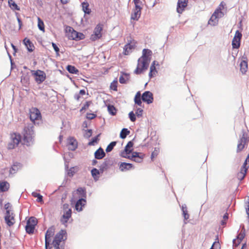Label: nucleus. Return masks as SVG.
Returning <instances> with one entry per match:
<instances>
[{
	"instance_id": "obj_1",
	"label": "nucleus",
	"mask_w": 249,
	"mask_h": 249,
	"mask_svg": "<svg viewBox=\"0 0 249 249\" xmlns=\"http://www.w3.org/2000/svg\"><path fill=\"white\" fill-rule=\"evenodd\" d=\"M152 52L150 50L144 49L142 50V56L138 60L137 66L134 72L136 74H140L147 70Z\"/></svg>"
},
{
	"instance_id": "obj_2",
	"label": "nucleus",
	"mask_w": 249,
	"mask_h": 249,
	"mask_svg": "<svg viewBox=\"0 0 249 249\" xmlns=\"http://www.w3.org/2000/svg\"><path fill=\"white\" fill-rule=\"evenodd\" d=\"M227 11L226 4L224 1H221L216 9L212 14L208 21V24L211 26H214L218 24L219 18L223 17L224 15L222 10Z\"/></svg>"
},
{
	"instance_id": "obj_3",
	"label": "nucleus",
	"mask_w": 249,
	"mask_h": 249,
	"mask_svg": "<svg viewBox=\"0 0 249 249\" xmlns=\"http://www.w3.org/2000/svg\"><path fill=\"white\" fill-rule=\"evenodd\" d=\"M22 144L27 146H30L34 143V132L33 126L28 125L25 126L22 132Z\"/></svg>"
},
{
	"instance_id": "obj_4",
	"label": "nucleus",
	"mask_w": 249,
	"mask_h": 249,
	"mask_svg": "<svg viewBox=\"0 0 249 249\" xmlns=\"http://www.w3.org/2000/svg\"><path fill=\"white\" fill-rule=\"evenodd\" d=\"M66 234L65 230H61L55 236L53 242V246L55 249H63L64 237Z\"/></svg>"
},
{
	"instance_id": "obj_5",
	"label": "nucleus",
	"mask_w": 249,
	"mask_h": 249,
	"mask_svg": "<svg viewBox=\"0 0 249 249\" xmlns=\"http://www.w3.org/2000/svg\"><path fill=\"white\" fill-rule=\"evenodd\" d=\"M249 142V136L246 133H244L238 142L236 151L237 152L242 151L245 147H247Z\"/></svg>"
},
{
	"instance_id": "obj_6",
	"label": "nucleus",
	"mask_w": 249,
	"mask_h": 249,
	"mask_svg": "<svg viewBox=\"0 0 249 249\" xmlns=\"http://www.w3.org/2000/svg\"><path fill=\"white\" fill-rule=\"evenodd\" d=\"M11 141L8 144V149H13L18 146L21 142V136L18 133H14L11 134Z\"/></svg>"
},
{
	"instance_id": "obj_7",
	"label": "nucleus",
	"mask_w": 249,
	"mask_h": 249,
	"mask_svg": "<svg viewBox=\"0 0 249 249\" xmlns=\"http://www.w3.org/2000/svg\"><path fill=\"white\" fill-rule=\"evenodd\" d=\"M37 223V219L34 217H31L27 221V224L25 226L26 232L29 234H33L34 232L35 227Z\"/></svg>"
},
{
	"instance_id": "obj_8",
	"label": "nucleus",
	"mask_w": 249,
	"mask_h": 249,
	"mask_svg": "<svg viewBox=\"0 0 249 249\" xmlns=\"http://www.w3.org/2000/svg\"><path fill=\"white\" fill-rule=\"evenodd\" d=\"M32 75L34 76L35 81L38 84H41L46 78L45 72L41 70L32 71Z\"/></svg>"
},
{
	"instance_id": "obj_9",
	"label": "nucleus",
	"mask_w": 249,
	"mask_h": 249,
	"mask_svg": "<svg viewBox=\"0 0 249 249\" xmlns=\"http://www.w3.org/2000/svg\"><path fill=\"white\" fill-rule=\"evenodd\" d=\"M137 44V42L135 40L132 39L130 40L128 43L124 45V55H129L135 50Z\"/></svg>"
},
{
	"instance_id": "obj_10",
	"label": "nucleus",
	"mask_w": 249,
	"mask_h": 249,
	"mask_svg": "<svg viewBox=\"0 0 249 249\" xmlns=\"http://www.w3.org/2000/svg\"><path fill=\"white\" fill-rule=\"evenodd\" d=\"M133 143L131 141H129L125 146L124 151H122L120 153V156L122 157L125 158H129L131 155L130 154L132 153L133 150Z\"/></svg>"
},
{
	"instance_id": "obj_11",
	"label": "nucleus",
	"mask_w": 249,
	"mask_h": 249,
	"mask_svg": "<svg viewBox=\"0 0 249 249\" xmlns=\"http://www.w3.org/2000/svg\"><path fill=\"white\" fill-rule=\"evenodd\" d=\"M103 30V25L102 24H98L94 29L93 34L90 36V40L95 41L100 39L102 37L101 32Z\"/></svg>"
},
{
	"instance_id": "obj_12",
	"label": "nucleus",
	"mask_w": 249,
	"mask_h": 249,
	"mask_svg": "<svg viewBox=\"0 0 249 249\" xmlns=\"http://www.w3.org/2000/svg\"><path fill=\"white\" fill-rule=\"evenodd\" d=\"M242 34L239 31H236L232 41V47L233 49H238L240 46V41Z\"/></svg>"
},
{
	"instance_id": "obj_13",
	"label": "nucleus",
	"mask_w": 249,
	"mask_h": 249,
	"mask_svg": "<svg viewBox=\"0 0 249 249\" xmlns=\"http://www.w3.org/2000/svg\"><path fill=\"white\" fill-rule=\"evenodd\" d=\"M144 156L145 155L142 153L133 152L128 159L136 162L141 163L143 161Z\"/></svg>"
},
{
	"instance_id": "obj_14",
	"label": "nucleus",
	"mask_w": 249,
	"mask_h": 249,
	"mask_svg": "<svg viewBox=\"0 0 249 249\" xmlns=\"http://www.w3.org/2000/svg\"><path fill=\"white\" fill-rule=\"evenodd\" d=\"M4 219L6 224L9 227L13 226L15 223V215L12 212H6Z\"/></svg>"
},
{
	"instance_id": "obj_15",
	"label": "nucleus",
	"mask_w": 249,
	"mask_h": 249,
	"mask_svg": "<svg viewBox=\"0 0 249 249\" xmlns=\"http://www.w3.org/2000/svg\"><path fill=\"white\" fill-rule=\"evenodd\" d=\"M30 118L33 122L40 119L41 115L40 111L36 108H32L30 109Z\"/></svg>"
},
{
	"instance_id": "obj_16",
	"label": "nucleus",
	"mask_w": 249,
	"mask_h": 249,
	"mask_svg": "<svg viewBox=\"0 0 249 249\" xmlns=\"http://www.w3.org/2000/svg\"><path fill=\"white\" fill-rule=\"evenodd\" d=\"M142 99L148 104H151L153 101V94L148 91H145L142 96Z\"/></svg>"
},
{
	"instance_id": "obj_17",
	"label": "nucleus",
	"mask_w": 249,
	"mask_h": 249,
	"mask_svg": "<svg viewBox=\"0 0 249 249\" xmlns=\"http://www.w3.org/2000/svg\"><path fill=\"white\" fill-rule=\"evenodd\" d=\"M188 2V0H178L177 10L178 13H182L187 6Z\"/></svg>"
},
{
	"instance_id": "obj_18",
	"label": "nucleus",
	"mask_w": 249,
	"mask_h": 249,
	"mask_svg": "<svg viewBox=\"0 0 249 249\" xmlns=\"http://www.w3.org/2000/svg\"><path fill=\"white\" fill-rule=\"evenodd\" d=\"M76 32L72 27H68L66 30L67 37L70 39L76 40Z\"/></svg>"
},
{
	"instance_id": "obj_19",
	"label": "nucleus",
	"mask_w": 249,
	"mask_h": 249,
	"mask_svg": "<svg viewBox=\"0 0 249 249\" xmlns=\"http://www.w3.org/2000/svg\"><path fill=\"white\" fill-rule=\"evenodd\" d=\"M55 228L54 227H50L47 231L45 234V241L46 244L51 241V238L54 235Z\"/></svg>"
},
{
	"instance_id": "obj_20",
	"label": "nucleus",
	"mask_w": 249,
	"mask_h": 249,
	"mask_svg": "<svg viewBox=\"0 0 249 249\" xmlns=\"http://www.w3.org/2000/svg\"><path fill=\"white\" fill-rule=\"evenodd\" d=\"M142 7H135L131 14V18L134 20H138L141 14Z\"/></svg>"
},
{
	"instance_id": "obj_21",
	"label": "nucleus",
	"mask_w": 249,
	"mask_h": 249,
	"mask_svg": "<svg viewBox=\"0 0 249 249\" xmlns=\"http://www.w3.org/2000/svg\"><path fill=\"white\" fill-rule=\"evenodd\" d=\"M68 146L69 149L71 150H74L77 146V142L76 140L72 137H70L68 138Z\"/></svg>"
},
{
	"instance_id": "obj_22",
	"label": "nucleus",
	"mask_w": 249,
	"mask_h": 249,
	"mask_svg": "<svg viewBox=\"0 0 249 249\" xmlns=\"http://www.w3.org/2000/svg\"><path fill=\"white\" fill-rule=\"evenodd\" d=\"M112 162L110 160H106L100 166V171L103 173L105 170H107L112 165Z\"/></svg>"
},
{
	"instance_id": "obj_23",
	"label": "nucleus",
	"mask_w": 249,
	"mask_h": 249,
	"mask_svg": "<svg viewBox=\"0 0 249 249\" xmlns=\"http://www.w3.org/2000/svg\"><path fill=\"white\" fill-rule=\"evenodd\" d=\"M86 204V200L84 198L79 199L76 203L75 205V209L76 211L80 212L82 211L83 207L85 206Z\"/></svg>"
},
{
	"instance_id": "obj_24",
	"label": "nucleus",
	"mask_w": 249,
	"mask_h": 249,
	"mask_svg": "<svg viewBox=\"0 0 249 249\" xmlns=\"http://www.w3.org/2000/svg\"><path fill=\"white\" fill-rule=\"evenodd\" d=\"M71 210H67L64 212V213L61 218V222L63 224L66 223L71 216Z\"/></svg>"
},
{
	"instance_id": "obj_25",
	"label": "nucleus",
	"mask_w": 249,
	"mask_h": 249,
	"mask_svg": "<svg viewBox=\"0 0 249 249\" xmlns=\"http://www.w3.org/2000/svg\"><path fill=\"white\" fill-rule=\"evenodd\" d=\"M23 42L29 52H32L34 50L35 46L29 39L26 37L24 39Z\"/></svg>"
},
{
	"instance_id": "obj_26",
	"label": "nucleus",
	"mask_w": 249,
	"mask_h": 249,
	"mask_svg": "<svg viewBox=\"0 0 249 249\" xmlns=\"http://www.w3.org/2000/svg\"><path fill=\"white\" fill-rule=\"evenodd\" d=\"M156 65H158V63L156 61H154L150 66V72L149 73V76L150 78L156 76L158 73L155 67Z\"/></svg>"
},
{
	"instance_id": "obj_27",
	"label": "nucleus",
	"mask_w": 249,
	"mask_h": 249,
	"mask_svg": "<svg viewBox=\"0 0 249 249\" xmlns=\"http://www.w3.org/2000/svg\"><path fill=\"white\" fill-rule=\"evenodd\" d=\"M133 168L132 164L126 162H121L119 165V169L122 172L129 170Z\"/></svg>"
},
{
	"instance_id": "obj_28",
	"label": "nucleus",
	"mask_w": 249,
	"mask_h": 249,
	"mask_svg": "<svg viewBox=\"0 0 249 249\" xmlns=\"http://www.w3.org/2000/svg\"><path fill=\"white\" fill-rule=\"evenodd\" d=\"M105 153L102 148H99L94 153V156L96 159L100 160L105 156Z\"/></svg>"
},
{
	"instance_id": "obj_29",
	"label": "nucleus",
	"mask_w": 249,
	"mask_h": 249,
	"mask_svg": "<svg viewBox=\"0 0 249 249\" xmlns=\"http://www.w3.org/2000/svg\"><path fill=\"white\" fill-rule=\"evenodd\" d=\"M10 187L9 183L7 181H0V192L7 191Z\"/></svg>"
},
{
	"instance_id": "obj_30",
	"label": "nucleus",
	"mask_w": 249,
	"mask_h": 249,
	"mask_svg": "<svg viewBox=\"0 0 249 249\" xmlns=\"http://www.w3.org/2000/svg\"><path fill=\"white\" fill-rule=\"evenodd\" d=\"M100 172V170H99L96 168H93L91 170V174L95 180L97 181L98 180Z\"/></svg>"
},
{
	"instance_id": "obj_31",
	"label": "nucleus",
	"mask_w": 249,
	"mask_h": 249,
	"mask_svg": "<svg viewBox=\"0 0 249 249\" xmlns=\"http://www.w3.org/2000/svg\"><path fill=\"white\" fill-rule=\"evenodd\" d=\"M240 71L243 73H245L248 70V62L245 60H242L240 64Z\"/></svg>"
},
{
	"instance_id": "obj_32",
	"label": "nucleus",
	"mask_w": 249,
	"mask_h": 249,
	"mask_svg": "<svg viewBox=\"0 0 249 249\" xmlns=\"http://www.w3.org/2000/svg\"><path fill=\"white\" fill-rule=\"evenodd\" d=\"M134 102L135 104L141 106L142 102L141 101V94L140 91H138L136 93L134 98Z\"/></svg>"
},
{
	"instance_id": "obj_33",
	"label": "nucleus",
	"mask_w": 249,
	"mask_h": 249,
	"mask_svg": "<svg viewBox=\"0 0 249 249\" xmlns=\"http://www.w3.org/2000/svg\"><path fill=\"white\" fill-rule=\"evenodd\" d=\"M247 170L243 169V168L240 169V171L237 174V178L240 180H242L245 177L247 174Z\"/></svg>"
},
{
	"instance_id": "obj_34",
	"label": "nucleus",
	"mask_w": 249,
	"mask_h": 249,
	"mask_svg": "<svg viewBox=\"0 0 249 249\" xmlns=\"http://www.w3.org/2000/svg\"><path fill=\"white\" fill-rule=\"evenodd\" d=\"M67 71L72 74H77L79 72L78 70L73 66L68 65L67 67Z\"/></svg>"
},
{
	"instance_id": "obj_35",
	"label": "nucleus",
	"mask_w": 249,
	"mask_h": 249,
	"mask_svg": "<svg viewBox=\"0 0 249 249\" xmlns=\"http://www.w3.org/2000/svg\"><path fill=\"white\" fill-rule=\"evenodd\" d=\"M37 26L40 30L42 32H45V26L43 21L41 20V19L38 17L37 18Z\"/></svg>"
},
{
	"instance_id": "obj_36",
	"label": "nucleus",
	"mask_w": 249,
	"mask_h": 249,
	"mask_svg": "<svg viewBox=\"0 0 249 249\" xmlns=\"http://www.w3.org/2000/svg\"><path fill=\"white\" fill-rule=\"evenodd\" d=\"M8 3L11 9L13 10H19V7L17 5V4L13 0H9Z\"/></svg>"
},
{
	"instance_id": "obj_37",
	"label": "nucleus",
	"mask_w": 249,
	"mask_h": 249,
	"mask_svg": "<svg viewBox=\"0 0 249 249\" xmlns=\"http://www.w3.org/2000/svg\"><path fill=\"white\" fill-rule=\"evenodd\" d=\"M82 9L85 13L89 14L91 11L90 9L89 8V5L87 2H83L82 3Z\"/></svg>"
},
{
	"instance_id": "obj_38",
	"label": "nucleus",
	"mask_w": 249,
	"mask_h": 249,
	"mask_svg": "<svg viewBox=\"0 0 249 249\" xmlns=\"http://www.w3.org/2000/svg\"><path fill=\"white\" fill-rule=\"evenodd\" d=\"M129 133L130 131L128 130L127 128H123L120 133V137L122 139H124Z\"/></svg>"
},
{
	"instance_id": "obj_39",
	"label": "nucleus",
	"mask_w": 249,
	"mask_h": 249,
	"mask_svg": "<svg viewBox=\"0 0 249 249\" xmlns=\"http://www.w3.org/2000/svg\"><path fill=\"white\" fill-rule=\"evenodd\" d=\"M107 110L108 112L112 115H115L116 114V109L112 105H108L107 106Z\"/></svg>"
},
{
	"instance_id": "obj_40",
	"label": "nucleus",
	"mask_w": 249,
	"mask_h": 249,
	"mask_svg": "<svg viewBox=\"0 0 249 249\" xmlns=\"http://www.w3.org/2000/svg\"><path fill=\"white\" fill-rule=\"evenodd\" d=\"M118 81L117 79L114 80L110 84V88L114 91L117 90Z\"/></svg>"
},
{
	"instance_id": "obj_41",
	"label": "nucleus",
	"mask_w": 249,
	"mask_h": 249,
	"mask_svg": "<svg viewBox=\"0 0 249 249\" xmlns=\"http://www.w3.org/2000/svg\"><path fill=\"white\" fill-rule=\"evenodd\" d=\"M125 76L123 75L121 76L119 78V82L121 84H125L129 80L128 75L127 74H124Z\"/></svg>"
},
{
	"instance_id": "obj_42",
	"label": "nucleus",
	"mask_w": 249,
	"mask_h": 249,
	"mask_svg": "<svg viewBox=\"0 0 249 249\" xmlns=\"http://www.w3.org/2000/svg\"><path fill=\"white\" fill-rule=\"evenodd\" d=\"M183 217L185 220H187L189 218V214L188 213L187 209L186 206L182 207Z\"/></svg>"
},
{
	"instance_id": "obj_43",
	"label": "nucleus",
	"mask_w": 249,
	"mask_h": 249,
	"mask_svg": "<svg viewBox=\"0 0 249 249\" xmlns=\"http://www.w3.org/2000/svg\"><path fill=\"white\" fill-rule=\"evenodd\" d=\"M76 193L79 196H84L86 195V190L84 188L80 187L77 189Z\"/></svg>"
},
{
	"instance_id": "obj_44",
	"label": "nucleus",
	"mask_w": 249,
	"mask_h": 249,
	"mask_svg": "<svg viewBox=\"0 0 249 249\" xmlns=\"http://www.w3.org/2000/svg\"><path fill=\"white\" fill-rule=\"evenodd\" d=\"M86 94V91L84 89H81L79 91V93L78 94H75L74 95V99L77 100L79 101L80 98V95H84Z\"/></svg>"
},
{
	"instance_id": "obj_45",
	"label": "nucleus",
	"mask_w": 249,
	"mask_h": 249,
	"mask_svg": "<svg viewBox=\"0 0 249 249\" xmlns=\"http://www.w3.org/2000/svg\"><path fill=\"white\" fill-rule=\"evenodd\" d=\"M245 236V230L244 228H243L240 233L238 234L237 236V238L239 239V240H242L244 238Z\"/></svg>"
},
{
	"instance_id": "obj_46",
	"label": "nucleus",
	"mask_w": 249,
	"mask_h": 249,
	"mask_svg": "<svg viewBox=\"0 0 249 249\" xmlns=\"http://www.w3.org/2000/svg\"><path fill=\"white\" fill-rule=\"evenodd\" d=\"M116 142H112L111 143H110L106 149V152H109L111 151L113 147L116 145Z\"/></svg>"
},
{
	"instance_id": "obj_47",
	"label": "nucleus",
	"mask_w": 249,
	"mask_h": 249,
	"mask_svg": "<svg viewBox=\"0 0 249 249\" xmlns=\"http://www.w3.org/2000/svg\"><path fill=\"white\" fill-rule=\"evenodd\" d=\"M32 195L34 197H36L37 198V201L41 202L42 203H43V197L40 194L36 193H33Z\"/></svg>"
},
{
	"instance_id": "obj_48",
	"label": "nucleus",
	"mask_w": 249,
	"mask_h": 249,
	"mask_svg": "<svg viewBox=\"0 0 249 249\" xmlns=\"http://www.w3.org/2000/svg\"><path fill=\"white\" fill-rule=\"evenodd\" d=\"M100 135H98L96 137L93 138L92 139L91 141H90L88 145H94L95 143H97L98 141H99L98 137Z\"/></svg>"
},
{
	"instance_id": "obj_49",
	"label": "nucleus",
	"mask_w": 249,
	"mask_h": 249,
	"mask_svg": "<svg viewBox=\"0 0 249 249\" xmlns=\"http://www.w3.org/2000/svg\"><path fill=\"white\" fill-rule=\"evenodd\" d=\"M76 40H80L84 39L85 37V35L82 33H79V32H76Z\"/></svg>"
},
{
	"instance_id": "obj_50",
	"label": "nucleus",
	"mask_w": 249,
	"mask_h": 249,
	"mask_svg": "<svg viewBox=\"0 0 249 249\" xmlns=\"http://www.w3.org/2000/svg\"><path fill=\"white\" fill-rule=\"evenodd\" d=\"M18 169V167L17 165H13L9 170V174H14L16 173Z\"/></svg>"
},
{
	"instance_id": "obj_51",
	"label": "nucleus",
	"mask_w": 249,
	"mask_h": 249,
	"mask_svg": "<svg viewBox=\"0 0 249 249\" xmlns=\"http://www.w3.org/2000/svg\"><path fill=\"white\" fill-rule=\"evenodd\" d=\"M91 102L90 101H87L86 103L84 105L83 107L81 109L80 111H82V110L87 109L89 108L90 105L91 104Z\"/></svg>"
},
{
	"instance_id": "obj_52",
	"label": "nucleus",
	"mask_w": 249,
	"mask_h": 249,
	"mask_svg": "<svg viewBox=\"0 0 249 249\" xmlns=\"http://www.w3.org/2000/svg\"><path fill=\"white\" fill-rule=\"evenodd\" d=\"M211 248H213L214 249H220V245L218 241L214 242Z\"/></svg>"
},
{
	"instance_id": "obj_53",
	"label": "nucleus",
	"mask_w": 249,
	"mask_h": 249,
	"mask_svg": "<svg viewBox=\"0 0 249 249\" xmlns=\"http://www.w3.org/2000/svg\"><path fill=\"white\" fill-rule=\"evenodd\" d=\"M92 133L91 129L87 130L85 131L84 137L89 138L92 135Z\"/></svg>"
},
{
	"instance_id": "obj_54",
	"label": "nucleus",
	"mask_w": 249,
	"mask_h": 249,
	"mask_svg": "<svg viewBox=\"0 0 249 249\" xmlns=\"http://www.w3.org/2000/svg\"><path fill=\"white\" fill-rule=\"evenodd\" d=\"M228 219V214L227 213H226L223 217V220L221 221V225H224L226 223V221Z\"/></svg>"
},
{
	"instance_id": "obj_55",
	"label": "nucleus",
	"mask_w": 249,
	"mask_h": 249,
	"mask_svg": "<svg viewBox=\"0 0 249 249\" xmlns=\"http://www.w3.org/2000/svg\"><path fill=\"white\" fill-rule=\"evenodd\" d=\"M158 153H159V150L155 149L152 152V154H151V158L152 160H153V159L154 158H155L157 156V155H158Z\"/></svg>"
},
{
	"instance_id": "obj_56",
	"label": "nucleus",
	"mask_w": 249,
	"mask_h": 249,
	"mask_svg": "<svg viewBox=\"0 0 249 249\" xmlns=\"http://www.w3.org/2000/svg\"><path fill=\"white\" fill-rule=\"evenodd\" d=\"M129 118H130V120L132 122H135V120H136L135 115L133 113V111H131V112H130L129 113Z\"/></svg>"
},
{
	"instance_id": "obj_57",
	"label": "nucleus",
	"mask_w": 249,
	"mask_h": 249,
	"mask_svg": "<svg viewBox=\"0 0 249 249\" xmlns=\"http://www.w3.org/2000/svg\"><path fill=\"white\" fill-rule=\"evenodd\" d=\"M52 46H53V49L54 50L55 52H56L57 55H59V48L53 42H52Z\"/></svg>"
},
{
	"instance_id": "obj_58",
	"label": "nucleus",
	"mask_w": 249,
	"mask_h": 249,
	"mask_svg": "<svg viewBox=\"0 0 249 249\" xmlns=\"http://www.w3.org/2000/svg\"><path fill=\"white\" fill-rule=\"evenodd\" d=\"M242 240H239V239L236 238L233 240V246L235 247H237L241 242Z\"/></svg>"
},
{
	"instance_id": "obj_59",
	"label": "nucleus",
	"mask_w": 249,
	"mask_h": 249,
	"mask_svg": "<svg viewBox=\"0 0 249 249\" xmlns=\"http://www.w3.org/2000/svg\"><path fill=\"white\" fill-rule=\"evenodd\" d=\"M135 7H141L142 1L141 0H134Z\"/></svg>"
},
{
	"instance_id": "obj_60",
	"label": "nucleus",
	"mask_w": 249,
	"mask_h": 249,
	"mask_svg": "<svg viewBox=\"0 0 249 249\" xmlns=\"http://www.w3.org/2000/svg\"><path fill=\"white\" fill-rule=\"evenodd\" d=\"M4 208L6 209V212H7V211H9V212H12L11 205L10 203H7L5 204L4 205Z\"/></svg>"
},
{
	"instance_id": "obj_61",
	"label": "nucleus",
	"mask_w": 249,
	"mask_h": 249,
	"mask_svg": "<svg viewBox=\"0 0 249 249\" xmlns=\"http://www.w3.org/2000/svg\"><path fill=\"white\" fill-rule=\"evenodd\" d=\"M96 115L93 113H88L87 114V118L91 120L95 118Z\"/></svg>"
},
{
	"instance_id": "obj_62",
	"label": "nucleus",
	"mask_w": 249,
	"mask_h": 249,
	"mask_svg": "<svg viewBox=\"0 0 249 249\" xmlns=\"http://www.w3.org/2000/svg\"><path fill=\"white\" fill-rule=\"evenodd\" d=\"M143 110L141 108H138L137 109L136 114L138 117H140L142 115Z\"/></svg>"
},
{
	"instance_id": "obj_63",
	"label": "nucleus",
	"mask_w": 249,
	"mask_h": 249,
	"mask_svg": "<svg viewBox=\"0 0 249 249\" xmlns=\"http://www.w3.org/2000/svg\"><path fill=\"white\" fill-rule=\"evenodd\" d=\"M249 166V164L248 165V162L245 160L241 168H243V169H246V170H248Z\"/></svg>"
},
{
	"instance_id": "obj_64",
	"label": "nucleus",
	"mask_w": 249,
	"mask_h": 249,
	"mask_svg": "<svg viewBox=\"0 0 249 249\" xmlns=\"http://www.w3.org/2000/svg\"><path fill=\"white\" fill-rule=\"evenodd\" d=\"M63 209L64 210V212H66V211H67V210H71V209H70L69 208V205L67 203L64 204L63 205Z\"/></svg>"
}]
</instances>
